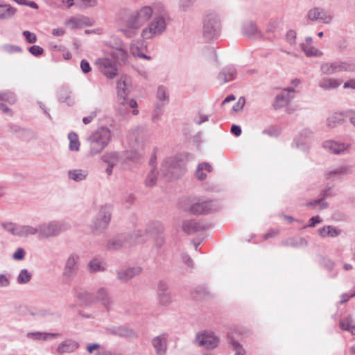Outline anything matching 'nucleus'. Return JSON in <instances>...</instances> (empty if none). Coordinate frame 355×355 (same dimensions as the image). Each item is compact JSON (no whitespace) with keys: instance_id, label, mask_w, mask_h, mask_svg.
<instances>
[{"instance_id":"nucleus-1","label":"nucleus","mask_w":355,"mask_h":355,"mask_svg":"<svg viewBox=\"0 0 355 355\" xmlns=\"http://www.w3.org/2000/svg\"><path fill=\"white\" fill-rule=\"evenodd\" d=\"M152 17L143 28L141 37L144 40L159 37L165 32L168 20V12L162 3H155L153 6H146L124 15L117 19L118 31L128 38L134 37L139 29Z\"/></svg>"},{"instance_id":"nucleus-2","label":"nucleus","mask_w":355,"mask_h":355,"mask_svg":"<svg viewBox=\"0 0 355 355\" xmlns=\"http://www.w3.org/2000/svg\"><path fill=\"white\" fill-rule=\"evenodd\" d=\"M164 227L159 222H153L148 224L145 231L136 230L132 234L123 233L114 236L107 241L105 248L107 250H121L128 248L135 244L144 242L147 234L155 236L162 233Z\"/></svg>"},{"instance_id":"nucleus-3","label":"nucleus","mask_w":355,"mask_h":355,"mask_svg":"<svg viewBox=\"0 0 355 355\" xmlns=\"http://www.w3.org/2000/svg\"><path fill=\"white\" fill-rule=\"evenodd\" d=\"M132 89L131 78L127 76H123L116 82V93L118 105L116 112L125 116L129 113L130 109L132 110V114L137 115L138 114L137 103L134 99L128 98Z\"/></svg>"},{"instance_id":"nucleus-4","label":"nucleus","mask_w":355,"mask_h":355,"mask_svg":"<svg viewBox=\"0 0 355 355\" xmlns=\"http://www.w3.org/2000/svg\"><path fill=\"white\" fill-rule=\"evenodd\" d=\"M184 198L179 205L187 213L200 215L211 213L217 209L216 202L205 197L189 196Z\"/></svg>"},{"instance_id":"nucleus-5","label":"nucleus","mask_w":355,"mask_h":355,"mask_svg":"<svg viewBox=\"0 0 355 355\" xmlns=\"http://www.w3.org/2000/svg\"><path fill=\"white\" fill-rule=\"evenodd\" d=\"M188 159V155L184 154L166 157L161 166V173L166 180L177 179L184 174L186 171V161Z\"/></svg>"},{"instance_id":"nucleus-6","label":"nucleus","mask_w":355,"mask_h":355,"mask_svg":"<svg viewBox=\"0 0 355 355\" xmlns=\"http://www.w3.org/2000/svg\"><path fill=\"white\" fill-rule=\"evenodd\" d=\"M112 132L110 129L106 127H101L95 130L91 135L87 137L89 143V157H94L101 153L110 142Z\"/></svg>"},{"instance_id":"nucleus-7","label":"nucleus","mask_w":355,"mask_h":355,"mask_svg":"<svg viewBox=\"0 0 355 355\" xmlns=\"http://www.w3.org/2000/svg\"><path fill=\"white\" fill-rule=\"evenodd\" d=\"M112 207L110 205H102L96 214L91 225L92 232L95 234H101L107 228L112 219Z\"/></svg>"},{"instance_id":"nucleus-8","label":"nucleus","mask_w":355,"mask_h":355,"mask_svg":"<svg viewBox=\"0 0 355 355\" xmlns=\"http://www.w3.org/2000/svg\"><path fill=\"white\" fill-rule=\"evenodd\" d=\"M321 72L325 75L338 74V73L355 72V62L349 60H336L323 62L320 66Z\"/></svg>"},{"instance_id":"nucleus-9","label":"nucleus","mask_w":355,"mask_h":355,"mask_svg":"<svg viewBox=\"0 0 355 355\" xmlns=\"http://www.w3.org/2000/svg\"><path fill=\"white\" fill-rule=\"evenodd\" d=\"M221 32V24L218 16L211 12L204 18L203 35L207 40L218 37Z\"/></svg>"},{"instance_id":"nucleus-10","label":"nucleus","mask_w":355,"mask_h":355,"mask_svg":"<svg viewBox=\"0 0 355 355\" xmlns=\"http://www.w3.org/2000/svg\"><path fill=\"white\" fill-rule=\"evenodd\" d=\"M69 225L62 221L45 222L39 225V238L49 239L57 236L66 231Z\"/></svg>"},{"instance_id":"nucleus-11","label":"nucleus","mask_w":355,"mask_h":355,"mask_svg":"<svg viewBox=\"0 0 355 355\" xmlns=\"http://www.w3.org/2000/svg\"><path fill=\"white\" fill-rule=\"evenodd\" d=\"M80 267L79 256L72 253L65 260L62 270V282L65 284L71 283L76 277Z\"/></svg>"},{"instance_id":"nucleus-12","label":"nucleus","mask_w":355,"mask_h":355,"mask_svg":"<svg viewBox=\"0 0 355 355\" xmlns=\"http://www.w3.org/2000/svg\"><path fill=\"white\" fill-rule=\"evenodd\" d=\"M299 83L298 79L293 80L292 81V85L282 89L281 92L276 95L272 102V106L275 110H279L286 107L294 99L295 96V88Z\"/></svg>"},{"instance_id":"nucleus-13","label":"nucleus","mask_w":355,"mask_h":355,"mask_svg":"<svg viewBox=\"0 0 355 355\" xmlns=\"http://www.w3.org/2000/svg\"><path fill=\"white\" fill-rule=\"evenodd\" d=\"M195 343L207 350H213L220 343L219 337L211 331H202L196 334Z\"/></svg>"},{"instance_id":"nucleus-14","label":"nucleus","mask_w":355,"mask_h":355,"mask_svg":"<svg viewBox=\"0 0 355 355\" xmlns=\"http://www.w3.org/2000/svg\"><path fill=\"white\" fill-rule=\"evenodd\" d=\"M95 64L98 71L108 79H113L118 74V67L114 58L105 57L98 58Z\"/></svg>"},{"instance_id":"nucleus-15","label":"nucleus","mask_w":355,"mask_h":355,"mask_svg":"<svg viewBox=\"0 0 355 355\" xmlns=\"http://www.w3.org/2000/svg\"><path fill=\"white\" fill-rule=\"evenodd\" d=\"M336 195V192L333 187H327L321 191L320 198L313 200L309 201L306 204V206L311 209H319L320 210L324 209L328 207V202L325 201L329 198L334 197Z\"/></svg>"},{"instance_id":"nucleus-16","label":"nucleus","mask_w":355,"mask_h":355,"mask_svg":"<svg viewBox=\"0 0 355 355\" xmlns=\"http://www.w3.org/2000/svg\"><path fill=\"white\" fill-rule=\"evenodd\" d=\"M352 173L353 167L352 166L341 164L327 168L324 172V178L327 180L335 181Z\"/></svg>"},{"instance_id":"nucleus-17","label":"nucleus","mask_w":355,"mask_h":355,"mask_svg":"<svg viewBox=\"0 0 355 355\" xmlns=\"http://www.w3.org/2000/svg\"><path fill=\"white\" fill-rule=\"evenodd\" d=\"M92 300L101 302L105 309L109 311L114 304L112 297L109 295L108 289L105 287L98 288L95 294H87Z\"/></svg>"},{"instance_id":"nucleus-18","label":"nucleus","mask_w":355,"mask_h":355,"mask_svg":"<svg viewBox=\"0 0 355 355\" xmlns=\"http://www.w3.org/2000/svg\"><path fill=\"white\" fill-rule=\"evenodd\" d=\"M307 17L313 21H319L323 24H329L333 19V16L329 12L320 7H315L308 11Z\"/></svg>"},{"instance_id":"nucleus-19","label":"nucleus","mask_w":355,"mask_h":355,"mask_svg":"<svg viewBox=\"0 0 355 355\" xmlns=\"http://www.w3.org/2000/svg\"><path fill=\"white\" fill-rule=\"evenodd\" d=\"M322 147L330 153L344 155L350 148V145L342 141L327 140L324 141Z\"/></svg>"},{"instance_id":"nucleus-20","label":"nucleus","mask_w":355,"mask_h":355,"mask_svg":"<svg viewBox=\"0 0 355 355\" xmlns=\"http://www.w3.org/2000/svg\"><path fill=\"white\" fill-rule=\"evenodd\" d=\"M312 132L308 129H304L294 139L293 147L307 153L309 148V139L311 137Z\"/></svg>"},{"instance_id":"nucleus-21","label":"nucleus","mask_w":355,"mask_h":355,"mask_svg":"<svg viewBox=\"0 0 355 355\" xmlns=\"http://www.w3.org/2000/svg\"><path fill=\"white\" fill-rule=\"evenodd\" d=\"M142 268L139 266L128 268L126 269H117L116 270V278L121 282H127L135 277L140 275Z\"/></svg>"},{"instance_id":"nucleus-22","label":"nucleus","mask_w":355,"mask_h":355,"mask_svg":"<svg viewBox=\"0 0 355 355\" xmlns=\"http://www.w3.org/2000/svg\"><path fill=\"white\" fill-rule=\"evenodd\" d=\"M237 71L234 65H227L218 73L217 79L220 84L224 85L225 83L234 80Z\"/></svg>"},{"instance_id":"nucleus-23","label":"nucleus","mask_w":355,"mask_h":355,"mask_svg":"<svg viewBox=\"0 0 355 355\" xmlns=\"http://www.w3.org/2000/svg\"><path fill=\"white\" fill-rule=\"evenodd\" d=\"M167 334H162L155 336L152 340V345L157 355H166L167 350Z\"/></svg>"},{"instance_id":"nucleus-24","label":"nucleus","mask_w":355,"mask_h":355,"mask_svg":"<svg viewBox=\"0 0 355 355\" xmlns=\"http://www.w3.org/2000/svg\"><path fill=\"white\" fill-rule=\"evenodd\" d=\"M107 335H114L122 338H130L135 336V332L124 326H112L105 329Z\"/></svg>"},{"instance_id":"nucleus-25","label":"nucleus","mask_w":355,"mask_h":355,"mask_svg":"<svg viewBox=\"0 0 355 355\" xmlns=\"http://www.w3.org/2000/svg\"><path fill=\"white\" fill-rule=\"evenodd\" d=\"M101 159L107 166L115 167L119 162L123 164V155L116 151L106 152Z\"/></svg>"},{"instance_id":"nucleus-26","label":"nucleus","mask_w":355,"mask_h":355,"mask_svg":"<svg viewBox=\"0 0 355 355\" xmlns=\"http://www.w3.org/2000/svg\"><path fill=\"white\" fill-rule=\"evenodd\" d=\"M341 83L342 81L338 78L324 76L319 80L318 87L325 91H330L337 89Z\"/></svg>"},{"instance_id":"nucleus-27","label":"nucleus","mask_w":355,"mask_h":355,"mask_svg":"<svg viewBox=\"0 0 355 355\" xmlns=\"http://www.w3.org/2000/svg\"><path fill=\"white\" fill-rule=\"evenodd\" d=\"M123 155V164H128L130 162L137 163L144 157L143 150H127L121 153Z\"/></svg>"},{"instance_id":"nucleus-28","label":"nucleus","mask_w":355,"mask_h":355,"mask_svg":"<svg viewBox=\"0 0 355 355\" xmlns=\"http://www.w3.org/2000/svg\"><path fill=\"white\" fill-rule=\"evenodd\" d=\"M88 171L86 168H76L67 171V175L69 180L75 182H80L88 177Z\"/></svg>"},{"instance_id":"nucleus-29","label":"nucleus","mask_w":355,"mask_h":355,"mask_svg":"<svg viewBox=\"0 0 355 355\" xmlns=\"http://www.w3.org/2000/svg\"><path fill=\"white\" fill-rule=\"evenodd\" d=\"M205 229V225L196 220H186L183 222L182 230L189 234L200 232Z\"/></svg>"},{"instance_id":"nucleus-30","label":"nucleus","mask_w":355,"mask_h":355,"mask_svg":"<svg viewBox=\"0 0 355 355\" xmlns=\"http://www.w3.org/2000/svg\"><path fill=\"white\" fill-rule=\"evenodd\" d=\"M79 347L78 343L72 340H67L58 345L56 352L62 354L63 353H72Z\"/></svg>"},{"instance_id":"nucleus-31","label":"nucleus","mask_w":355,"mask_h":355,"mask_svg":"<svg viewBox=\"0 0 355 355\" xmlns=\"http://www.w3.org/2000/svg\"><path fill=\"white\" fill-rule=\"evenodd\" d=\"M26 336L29 339H32L33 340H52L60 337V334H51V333H46V332H29L26 334Z\"/></svg>"},{"instance_id":"nucleus-32","label":"nucleus","mask_w":355,"mask_h":355,"mask_svg":"<svg viewBox=\"0 0 355 355\" xmlns=\"http://www.w3.org/2000/svg\"><path fill=\"white\" fill-rule=\"evenodd\" d=\"M282 245L284 246H290L293 248H304L308 245L306 239L299 237V238H288L282 241Z\"/></svg>"},{"instance_id":"nucleus-33","label":"nucleus","mask_w":355,"mask_h":355,"mask_svg":"<svg viewBox=\"0 0 355 355\" xmlns=\"http://www.w3.org/2000/svg\"><path fill=\"white\" fill-rule=\"evenodd\" d=\"M338 324L340 329L348 331L352 335H355V324H354L352 316L348 315L346 318L340 320Z\"/></svg>"},{"instance_id":"nucleus-34","label":"nucleus","mask_w":355,"mask_h":355,"mask_svg":"<svg viewBox=\"0 0 355 355\" xmlns=\"http://www.w3.org/2000/svg\"><path fill=\"white\" fill-rule=\"evenodd\" d=\"M88 270L92 272H103L106 270V265L101 259L94 258L89 261Z\"/></svg>"},{"instance_id":"nucleus-35","label":"nucleus","mask_w":355,"mask_h":355,"mask_svg":"<svg viewBox=\"0 0 355 355\" xmlns=\"http://www.w3.org/2000/svg\"><path fill=\"white\" fill-rule=\"evenodd\" d=\"M212 171V166L207 162H203L198 165L196 171V177L200 180H204L207 177V173Z\"/></svg>"},{"instance_id":"nucleus-36","label":"nucleus","mask_w":355,"mask_h":355,"mask_svg":"<svg viewBox=\"0 0 355 355\" xmlns=\"http://www.w3.org/2000/svg\"><path fill=\"white\" fill-rule=\"evenodd\" d=\"M16 8L9 4L0 3V20L10 19L15 15Z\"/></svg>"},{"instance_id":"nucleus-37","label":"nucleus","mask_w":355,"mask_h":355,"mask_svg":"<svg viewBox=\"0 0 355 355\" xmlns=\"http://www.w3.org/2000/svg\"><path fill=\"white\" fill-rule=\"evenodd\" d=\"M156 100V103H163V106H166L169 102V96L164 86L159 85L157 87Z\"/></svg>"},{"instance_id":"nucleus-38","label":"nucleus","mask_w":355,"mask_h":355,"mask_svg":"<svg viewBox=\"0 0 355 355\" xmlns=\"http://www.w3.org/2000/svg\"><path fill=\"white\" fill-rule=\"evenodd\" d=\"M37 234L39 236V225L34 227L28 225H21L19 230V237L27 238L29 236Z\"/></svg>"},{"instance_id":"nucleus-39","label":"nucleus","mask_w":355,"mask_h":355,"mask_svg":"<svg viewBox=\"0 0 355 355\" xmlns=\"http://www.w3.org/2000/svg\"><path fill=\"white\" fill-rule=\"evenodd\" d=\"M128 53L125 46L123 48H119L112 53L111 58H114L116 60L122 62L123 64H126L128 62Z\"/></svg>"},{"instance_id":"nucleus-40","label":"nucleus","mask_w":355,"mask_h":355,"mask_svg":"<svg viewBox=\"0 0 355 355\" xmlns=\"http://www.w3.org/2000/svg\"><path fill=\"white\" fill-rule=\"evenodd\" d=\"M3 229L13 236L19 237L20 225L13 222H3L1 224Z\"/></svg>"},{"instance_id":"nucleus-41","label":"nucleus","mask_w":355,"mask_h":355,"mask_svg":"<svg viewBox=\"0 0 355 355\" xmlns=\"http://www.w3.org/2000/svg\"><path fill=\"white\" fill-rule=\"evenodd\" d=\"M258 33L257 27L252 21H247L243 26V34L245 37H253Z\"/></svg>"},{"instance_id":"nucleus-42","label":"nucleus","mask_w":355,"mask_h":355,"mask_svg":"<svg viewBox=\"0 0 355 355\" xmlns=\"http://www.w3.org/2000/svg\"><path fill=\"white\" fill-rule=\"evenodd\" d=\"M67 138L69 141V149L71 151H78L80 148V142L78 135L74 132L68 134Z\"/></svg>"},{"instance_id":"nucleus-43","label":"nucleus","mask_w":355,"mask_h":355,"mask_svg":"<svg viewBox=\"0 0 355 355\" xmlns=\"http://www.w3.org/2000/svg\"><path fill=\"white\" fill-rule=\"evenodd\" d=\"M164 107L165 106H163V103H155V108L152 114V121L154 123L157 124L164 112Z\"/></svg>"},{"instance_id":"nucleus-44","label":"nucleus","mask_w":355,"mask_h":355,"mask_svg":"<svg viewBox=\"0 0 355 355\" xmlns=\"http://www.w3.org/2000/svg\"><path fill=\"white\" fill-rule=\"evenodd\" d=\"M17 101V97L13 92H0V102H7L8 104L12 105Z\"/></svg>"},{"instance_id":"nucleus-45","label":"nucleus","mask_w":355,"mask_h":355,"mask_svg":"<svg viewBox=\"0 0 355 355\" xmlns=\"http://www.w3.org/2000/svg\"><path fill=\"white\" fill-rule=\"evenodd\" d=\"M157 172L156 171L155 168L153 166L146 178L145 185L148 187H152L155 186L157 182Z\"/></svg>"},{"instance_id":"nucleus-46","label":"nucleus","mask_w":355,"mask_h":355,"mask_svg":"<svg viewBox=\"0 0 355 355\" xmlns=\"http://www.w3.org/2000/svg\"><path fill=\"white\" fill-rule=\"evenodd\" d=\"M32 278V274L27 269H22L19 271L17 277V282L19 284H25L29 282Z\"/></svg>"},{"instance_id":"nucleus-47","label":"nucleus","mask_w":355,"mask_h":355,"mask_svg":"<svg viewBox=\"0 0 355 355\" xmlns=\"http://www.w3.org/2000/svg\"><path fill=\"white\" fill-rule=\"evenodd\" d=\"M106 44L114 50L123 48V46H125L122 40L116 36L110 37L108 41H107Z\"/></svg>"},{"instance_id":"nucleus-48","label":"nucleus","mask_w":355,"mask_h":355,"mask_svg":"<svg viewBox=\"0 0 355 355\" xmlns=\"http://www.w3.org/2000/svg\"><path fill=\"white\" fill-rule=\"evenodd\" d=\"M301 48L308 57H319L323 55V53L322 51L318 50L313 46H306L305 44H301Z\"/></svg>"},{"instance_id":"nucleus-49","label":"nucleus","mask_w":355,"mask_h":355,"mask_svg":"<svg viewBox=\"0 0 355 355\" xmlns=\"http://www.w3.org/2000/svg\"><path fill=\"white\" fill-rule=\"evenodd\" d=\"M229 343L233 347V350L234 352V355H245V350L243 348V345L240 344L239 342L231 339L229 340Z\"/></svg>"},{"instance_id":"nucleus-50","label":"nucleus","mask_w":355,"mask_h":355,"mask_svg":"<svg viewBox=\"0 0 355 355\" xmlns=\"http://www.w3.org/2000/svg\"><path fill=\"white\" fill-rule=\"evenodd\" d=\"M2 48L5 52L10 54L21 53L23 52L22 48L15 44H5Z\"/></svg>"},{"instance_id":"nucleus-51","label":"nucleus","mask_w":355,"mask_h":355,"mask_svg":"<svg viewBox=\"0 0 355 355\" xmlns=\"http://www.w3.org/2000/svg\"><path fill=\"white\" fill-rule=\"evenodd\" d=\"M159 303L162 306H168L172 302L171 295L167 292L157 294Z\"/></svg>"},{"instance_id":"nucleus-52","label":"nucleus","mask_w":355,"mask_h":355,"mask_svg":"<svg viewBox=\"0 0 355 355\" xmlns=\"http://www.w3.org/2000/svg\"><path fill=\"white\" fill-rule=\"evenodd\" d=\"M195 1L196 0H179V9L184 12H187L191 9V7L193 6Z\"/></svg>"},{"instance_id":"nucleus-53","label":"nucleus","mask_w":355,"mask_h":355,"mask_svg":"<svg viewBox=\"0 0 355 355\" xmlns=\"http://www.w3.org/2000/svg\"><path fill=\"white\" fill-rule=\"evenodd\" d=\"M342 233V230L333 225H327V237L336 238Z\"/></svg>"},{"instance_id":"nucleus-54","label":"nucleus","mask_w":355,"mask_h":355,"mask_svg":"<svg viewBox=\"0 0 355 355\" xmlns=\"http://www.w3.org/2000/svg\"><path fill=\"white\" fill-rule=\"evenodd\" d=\"M297 33L293 29H290L286 34V40L291 45H294L296 43Z\"/></svg>"},{"instance_id":"nucleus-55","label":"nucleus","mask_w":355,"mask_h":355,"mask_svg":"<svg viewBox=\"0 0 355 355\" xmlns=\"http://www.w3.org/2000/svg\"><path fill=\"white\" fill-rule=\"evenodd\" d=\"M342 116L348 119L349 122H351V123L355 127V112L353 110H347V111H345L343 114H339V117Z\"/></svg>"},{"instance_id":"nucleus-56","label":"nucleus","mask_w":355,"mask_h":355,"mask_svg":"<svg viewBox=\"0 0 355 355\" xmlns=\"http://www.w3.org/2000/svg\"><path fill=\"white\" fill-rule=\"evenodd\" d=\"M23 36L25 37V39L28 44H35L37 42V37L35 34L28 31H24L23 32Z\"/></svg>"},{"instance_id":"nucleus-57","label":"nucleus","mask_w":355,"mask_h":355,"mask_svg":"<svg viewBox=\"0 0 355 355\" xmlns=\"http://www.w3.org/2000/svg\"><path fill=\"white\" fill-rule=\"evenodd\" d=\"M28 52L35 56H39L43 54L44 49L38 45H33L28 48Z\"/></svg>"},{"instance_id":"nucleus-58","label":"nucleus","mask_w":355,"mask_h":355,"mask_svg":"<svg viewBox=\"0 0 355 355\" xmlns=\"http://www.w3.org/2000/svg\"><path fill=\"white\" fill-rule=\"evenodd\" d=\"M25 254H26L25 250L21 248H19L13 253L12 259L15 260H17V261L24 260Z\"/></svg>"},{"instance_id":"nucleus-59","label":"nucleus","mask_w":355,"mask_h":355,"mask_svg":"<svg viewBox=\"0 0 355 355\" xmlns=\"http://www.w3.org/2000/svg\"><path fill=\"white\" fill-rule=\"evenodd\" d=\"M245 104V99L244 97H240L238 102L233 106L232 110L234 112H241L243 110Z\"/></svg>"},{"instance_id":"nucleus-60","label":"nucleus","mask_w":355,"mask_h":355,"mask_svg":"<svg viewBox=\"0 0 355 355\" xmlns=\"http://www.w3.org/2000/svg\"><path fill=\"white\" fill-rule=\"evenodd\" d=\"M70 92L65 88L60 89V94H58V98L61 102H67L69 97Z\"/></svg>"},{"instance_id":"nucleus-61","label":"nucleus","mask_w":355,"mask_h":355,"mask_svg":"<svg viewBox=\"0 0 355 355\" xmlns=\"http://www.w3.org/2000/svg\"><path fill=\"white\" fill-rule=\"evenodd\" d=\"M262 132L263 135H267L272 137H278V135L279 134V129L276 128H270L268 129H265L263 130Z\"/></svg>"},{"instance_id":"nucleus-62","label":"nucleus","mask_w":355,"mask_h":355,"mask_svg":"<svg viewBox=\"0 0 355 355\" xmlns=\"http://www.w3.org/2000/svg\"><path fill=\"white\" fill-rule=\"evenodd\" d=\"M208 120H209L208 115L203 114L202 113H198L194 119V121L197 125H201Z\"/></svg>"},{"instance_id":"nucleus-63","label":"nucleus","mask_w":355,"mask_h":355,"mask_svg":"<svg viewBox=\"0 0 355 355\" xmlns=\"http://www.w3.org/2000/svg\"><path fill=\"white\" fill-rule=\"evenodd\" d=\"M10 286V279L3 274H0V288H7Z\"/></svg>"},{"instance_id":"nucleus-64","label":"nucleus","mask_w":355,"mask_h":355,"mask_svg":"<svg viewBox=\"0 0 355 355\" xmlns=\"http://www.w3.org/2000/svg\"><path fill=\"white\" fill-rule=\"evenodd\" d=\"M168 285L166 282L161 281L157 284V294L167 293Z\"/></svg>"}]
</instances>
